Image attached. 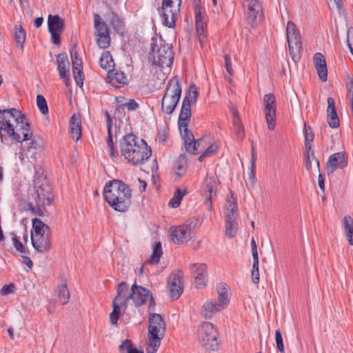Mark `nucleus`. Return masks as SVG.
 Masks as SVG:
<instances>
[{
	"label": "nucleus",
	"mask_w": 353,
	"mask_h": 353,
	"mask_svg": "<svg viewBox=\"0 0 353 353\" xmlns=\"http://www.w3.org/2000/svg\"><path fill=\"white\" fill-rule=\"evenodd\" d=\"M130 296L131 301L136 306L141 305L149 300L151 302L153 301L149 290L136 284H134L131 288Z\"/></svg>",
	"instance_id": "14"
},
{
	"label": "nucleus",
	"mask_w": 353,
	"mask_h": 353,
	"mask_svg": "<svg viewBox=\"0 0 353 353\" xmlns=\"http://www.w3.org/2000/svg\"><path fill=\"white\" fill-rule=\"evenodd\" d=\"M199 92L197 88L194 84H191L189 88L188 96H186L190 99V104L195 103L198 99Z\"/></svg>",
	"instance_id": "49"
},
{
	"label": "nucleus",
	"mask_w": 353,
	"mask_h": 353,
	"mask_svg": "<svg viewBox=\"0 0 353 353\" xmlns=\"http://www.w3.org/2000/svg\"><path fill=\"white\" fill-rule=\"evenodd\" d=\"M190 270L194 275L196 287L199 289L205 288L208 279L206 265L205 263H193L190 265Z\"/></svg>",
	"instance_id": "15"
},
{
	"label": "nucleus",
	"mask_w": 353,
	"mask_h": 353,
	"mask_svg": "<svg viewBox=\"0 0 353 353\" xmlns=\"http://www.w3.org/2000/svg\"><path fill=\"white\" fill-rule=\"evenodd\" d=\"M196 32L198 34V39L200 41L201 43L203 42V40L205 39V22H198L196 23Z\"/></svg>",
	"instance_id": "50"
},
{
	"label": "nucleus",
	"mask_w": 353,
	"mask_h": 353,
	"mask_svg": "<svg viewBox=\"0 0 353 353\" xmlns=\"http://www.w3.org/2000/svg\"><path fill=\"white\" fill-rule=\"evenodd\" d=\"M108 74L111 80H115L119 83L125 84L127 82V78L121 71L111 70Z\"/></svg>",
	"instance_id": "40"
},
{
	"label": "nucleus",
	"mask_w": 353,
	"mask_h": 353,
	"mask_svg": "<svg viewBox=\"0 0 353 353\" xmlns=\"http://www.w3.org/2000/svg\"><path fill=\"white\" fill-rule=\"evenodd\" d=\"M233 125L234 128L242 125L237 112H234L233 114Z\"/></svg>",
	"instance_id": "64"
},
{
	"label": "nucleus",
	"mask_w": 353,
	"mask_h": 353,
	"mask_svg": "<svg viewBox=\"0 0 353 353\" xmlns=\"http://www.w3.org/2000/svg\"><path fill=\"white\" fill-rule=\"evenodd\" d=\"M105 117H106V125H107V130H108V138L106 140L107 143V152L112 161H116L119 157V152L117 150L114 146L113 143V132H112V119L110 117V115L108 112H105Z\"/></svg>",
	"instance_id": "18"
},
{
	"label": "nucleus",
	"mask_w": 353,
	"mask_h": 353,
	"mask_svg": "<svg viewBox=\"0 0 353 353\" xmlns=\"http://www.w3.org/2000/svg\"><path fill=\"white\" fill-rule=\"evenodd\" d=\"M105 201L116 211L125 212L131 203V190L124 183L112 180L107 183L103 190Z\"/></svg>",
	"instance_id": "3"
},
{
	"label": "nucleus",
	"mask_w": 353,
	"mask_h": 353,
	"mask_svg": "<svg viewBox=\"0 0 353 353\" xmlns=\"http://www.w3.org/2000/svg\"><path fill=\"white\" fill-rule=\"evenodd\" d=\"M99 63L101 67L108 72L112 70L114 64L110 52L105 51L102 53Z\"/></svg>",
	"instance_id": "34"
},
{
	"label": "nucleus",
	"mask_w": 353,
	"mask_h": 353,
	"mask_svg": "<svg viewBox=\"0 0 353 353\" xmlns=\"http://www.w3.org/2000/svg\"><path fill=\"white\" fill-rule=\"evenodd\" d=\"M52 198L50 187L48 185L42 184L37 190L34 199L38 207L42 206L45 208L51 204Z\"/></svg>",
	"instance_id": "17"
},
{
	"label": "nucleus",
	"mask_w": 353,
	"mask_h": 353,
	"mask_svg": "<svg viewBox=\"0 0 353 353\" xmlns=\"http://www.w3.org/2000/svg\"><path fill=\"white\" fill-rule=\"evenodd\" d=\"M245 17L249 23L256 24L262 17V6L258 0H244L243 3Z\"/></svg>",
	"instance_id": "12"
},
{
	"label": "nucleus",
	"mask_w": 353,
	"mask_h": 353,
	"mask_svg": "<svg viewBox=\"0 0 353 353\" xmlns=\"http://www.w3.org/2000/svg\"><path fill=\"white\" fill-rule=\"evenodd\" d=\"M172 241L174 243H183L190 239V229L187 225H179L170 228Z\"/></svg>",
	"instance_id": "20"
},
{
	"label": "nucleus",
	"mask_w": 353,
	"mask_h": 353,
	"mask_svg": "<svg viewBox=\"0 0 353 353\" xmlns=\"http://www.w3.org/2000/svg\"><path fill=\"white\" fill-rule=\"evenodd\" d=\"M343 225L348 243L353 245V219L350 216H344Z\"/></svg>",
	"instance_id": "32"
},
{
	"label": "nucleus",
	"mask_w": 353,
	"mask_h": 353,
	"mask_svg": "<svg viewBox=\"0 0 353 353\" xmlns=\"http://www.w3.org/2000/svg\"><path fill=\"white\" fill-rule=\"evenodd\" d=\"M12 241L14 248L18 252L22 254L26 252V248L23 243L20 241V237L14 234L13 236L12 237Z\"/></svg>",
	"instance_id": "51"
},
{
	"label": "nucleus",
	"mask_w": 353,
	"mask_h": 353,
	"mask_svg": "<svg viewBox=\"0 0 353 353\" xmlns=\"http://www.w3.org/2000/svg\"><path fill=\"white\" fill-rule=\"evenodd\" d=\"M237 211L236 199L232 194L231 197L227 201L226 205V219H236Z\"/></svg>",
	"instance_id": "33"
},
{
	"label": "nucleus",
	"mask_w": 353,
	"mask_h": 353,
	"mask_svg": "<svg viewBox=\"0 0 353 353\" xmlns=\"http://www.w3.org/2000/svg\"><path fill=\"white\" fill-rule=\"evenodd\" d=\"M286 35L290 54L292 59L296 61L299 59L302 44L299 31L292 21H288L287 23Z\"/></svg>",
	"instance_id": "7"
},
{
	"label": "nucleus",
	"mask_w": 353,
	"mask_h": 353,
	"mask_svg": "<svg viewBox=\"0 0 353 353\" xmlns=\"http://www.w3.org/2000/svg\"><path fill=\"white\" fill-rule=\"evenodd\" d=\"M121 108H126L128 110H134L138 108V104L134 100H131L123 104Z\"/></svg>",
	"instance_id": "58"
},
{
	"label": "nucleus",
	"mask_w": 353,
	"mask_h": 353,
	"mask_svg": "<svg viewBox=\"0 0 353 353\" xmlns=\"http://www.w3.org/2000/svg\"><path fill=\"white\" fill-rule=\"evenodd\" d=\"M168 286L183 285V273L180 270L174 271L168 279Z\"/></svg>",
	"instance_id": "36"
},
{
	"label": "nucleus",
	"mask_w": 353,
	"mask_h": 353,
	"mask_svg": "<svg viewBox=\"0 0 353 353\" xmlns=\"http://www.w3.org/2000/svg\"><path fill=\"white\" fill-rule=\"evenodd\" d=\"M72 70H77L78 68H83L82 61L79 57H75L72 60Z\"/></svg>",
	"instance_id": "59"
},
{
	"label": "nucleus",
	"mask_w": 353,
	"mask_h": 353,
	"mask_svg": "<svg viewBox=\"0 0 353 353\" xmlns=\"http://www.w3.org/2000/svg\"><path fill=\"white\" fill-rule=\"evenodd\" d=\"M148 322L146 353H156L165 335V323L163 317L156 313L150 315Z\"/></svg>",
	"instance_id": "4"
},
{
	"label": "nucleus",
	"mask_w": 353,
	"mask_h": 353,
	"mask_svg": "<svg viewBox=\"0 0 353 353\" xmlns=\"http://www.w3.org/2000/svg\"><path fill=\"white\" fill-rule=\"evenodd\" d=\"M180 133L181 137H183L186 151L190 154H195V152L197 150L198 147L199 146L201 140L198 139L197 141H196L193 134L192 137H190V139H188L185 136L187 135L185 132L182 131V132Z\"/></svg>",
	"instance_id": "30"
},
{
	"label": "nucleus",
	"mask_w": 353,
	"mask_h": 353,
	"mask_svg": "<svg viewBox=\"0 0 353 353\" xmlns=\"http://www.w3.org/2000/svg\"><path fill=\"white\" fill-rule=\"evenodd\" d=\"M275 340L278 350L281 352H283L284 351V346L283 343L282 335L279 330H276L275 332Z\"/></svg>",
	"instance_id": "53"
},
{
	"label": "nucleus",
	"mask_w": 353,
	"mask_h": 353,
	"mask_svg": "<svg viewBox=\"0 0 353 353\" xmlns=\"http://www.w3.org/2000/svg\"><path fill=\"white\" fill-rule=\"evenodd\" d=\"M94 26L98 46L102 49L108 48L110 44L109 28L101 16L97 13L94 14Z\"/></svg>",
	"instance_id": "10"
},
{
	"label": "nucleus",
	"mask_w": 353,
	"mask_h": 353,
	"mask_svg": "<svg viewBox=\"0 0 353 353\" xmlns=\"http://www.w3.org/2000/svg\"><path fill=\"white\" fill-rule=\"evenodd\" d=\"M26 34L24 29L20 26H15L14 39L17 44L23 48L26 40Z\"/></svg>",
	"instance_id": "39"
},
{
	"label": "nucleus",
	"mask_w": 353,
	"mask_h": 353,
	"mask_svg": "<svg viewBox=\"0 0 353 353\" xmlns=\"http://www.w3.org/2000/svg\"><path fill=\"white\" fill-rule=\"evenodd\" d=\"M131 301L130 290L126 283H121L117 287V295L113 301L114 305H126Z\"/></svg>",
	"instance_id": "21"
},
{
	"label": "nucleus",
	"mask_w": 353,
	"mask_h": 353,
	"mask_svg": "<svg viewBox=\"0 0 353 353\" xmlns=\"http://www.w3.org/2000/svg\"><path fill=\"white\" fill-rule=\"evenodd\" d=\"M181 87L177 76L170 79L168 83L161 101V110L171 114L175 110L181 95Z\"/></svg>",
	"instance_id": "5"
},
{
	"label": "nucleus",
	"mask_w": 353,
	"mask_h": 353,
	"mask_svg": "<svg viewBox=\"0 0 353 353\" xmlns=\"http://www.w3.org/2000/svg\"><path fill=\"white\" fill-rule=\"evenodd\" d=\"M59 290V296L58 299L59 302L61 305L66 304L70 299V292L68 289L66 284H61L58 288Z\"/></svg>",
	"instance_id": "38"
},
{
	"label": "nucleus",
	"mask_w": 353,
	"mask_h": 353,
	"mask_svg": "<svg viewBox=\"0 0 353 353\" xmlns=\"http://www.w3.org/2000/svg\"><path fill=\"white\" fill-rule=\"evenodd\" d=\"M61 32H50L52 41L54 44H59L60 42L59 34Z\"/></svg>",
	"instance_id": "61"
},
{
	"label": "nucleus",
	"mask_w": 353,
	"mask_h": 353,
	"mask_svg": "<svg viewBox=\"0 0 353 353\" xmlns=\"http://www.w3.org/2000/svg\"><path fill=\"white\" fill-rule=\"evenodd\" d=\"M162 254L161 244L160 242L157 243L153 247L152 254L146 263L150 264H157L159 263Z\"/></svg>",
	"instance_id": "37"
},
{
	"label": "nucleus",
	"mask_w": 353,
	"mask_h": 353,
	"mask_svg": "<svg viewBox=\"0 0 353 353\" xmlns=\"http://www.w3.org/2000/svg\"><path fill=\"white\" fill-rule=\"evenodd\" d=\"M216 292L218 294L216 303L223 310L228 307L230 301L228 285L223 283H219L216 287Z\"/></svg>",
	"instance_id": "22"
},
{
	"label": "nucleus",
	"mask_w": 353,
	"mask_h": 353,
	"mask_svg": "<svg viewBox=\"0 0 353 353\" xmlns=\"http://www.w3.org/2000/svg\"><path fill=\"white\" fill-rule=\"evenodd\" d=\"M347 44H348V47L350 48L351 54L353 56V30H352L350 28L348 29L347 32Z\"/></svg>",
	"instance_id": "57"
},
{
	"label": "nucleus",
	"mask_w": 353,
	"mask_h": 353,
	"mask_svg": "<svg viewBox=\"0 0 353 353\" xmlns=\"http://www.w3.org/2000/svg\"><path fill=\"white\" fill-rule=\"evenodd\" d=\"M121 305L113 304V311L110 314V320L112 325H117L119 319Z\"/></svg>",
	"instance_id": "47"
},
{
	"label": "nucleus",
	"mask_w": 353,
	"mask_h": 353,
	"mask_svg": "<svg viewBox=\"0 0 353 353\" xmlns=\"http://www.w3.org/2000/svg\"><path fill=\"white\" fill-rule=\"evenodd\" d=\"M304 136L305 148L307 150H310L312 147V142L313 141L314 139V134L311 130V128L310 127H307L305 125Z\"/></svg>",
	"instance_id": "41"
},
{
	"label": "nucleus",
	"mask_w": 353,
	"mask_h": 353,
	"mask_svg": "<svg viewBox=\"0 0 353 353\" xmlns=\"http://www.w3.org/2000/svg\"><path fill=\"white\" fill-rule=\"evenodd\" d=\"M183 285L169 286L170 296L172 299H177L183 292Z\"/></svg>",
	"instance_id": "48"
},
{
	"label": "nucleus",
	"mask_w": 353,
	"mask_h": 353,
	"mask_svg": "<svg viewBox=\"0 0 353 353\" xmlns=\"http://www.w3.org/2000/svg\"><path fill=\"white\" fill-rule=\"evenodd\" d=\"M41 152V145L37 140H32L30 145L28 146L26 152V156L28 159H32L33 161H36L39 157Z\"/></svg>",
	"instance_id": "31"
},
{
	"label": "nucleus",
	"mask_w": 353,
	"mask_h": 353,
	"mask_svg": "<svg viewBox=\"0 0 353 353\" xmlns=\"http://www.w3.org/2000/svg\"><path fill=\"white\" fill-rule=\"evenodd\" d=\"M218 335L216 329L211 323L204 322L199 327V343L206 352H214L218 350Z\"/></svg>",
	"instance_id": "6"
},
{
	"label": "nucleus",
	"mask_w": 353,
	"mask_h": 353,
	"mask_svg": "<svg viewBox=\"0 0 353 353\" xmlns=\"http://www.w3.org/2000/svg\"><path fill=\"white\" fill-rule=\"evenodd\" d=\"M263 103L268 129L273 130L276 119V97L272 93L266 94L263 96Z\"/></svg>",
	"instance_id": "11"
},
{
	"label": "nucleus",
	"mask_w": 353,
	"mask_h": 353,
	"mask_svg": "<svg viewBox=\"0 0 353 353\" xmlns=\"http://www.w3.org/2000/svg\"><path fill=\"white\" fill-rule=\"evenodd\" d=\"M186 163V156L185 154L179 155L174 164L175 168L177 170V172H176V174H181L180 172L183 170Z\"/></svg>",
	"instance_id": "44"
},
{
	"label": "nucleus",
	"mask_w": 353,
	"mask_h": 353,
	"mask_svg": "<svg viewBox=\"0 0 353 353\" xmlns=\"http://www.w3.org/2000/svg\"><path fill=\"white\" fill-rule=\"evenodd\" d=\"M319 79L322 81H326L327 79V70L326 64L315 68Z\"/></svg>",
	"instance_id": "52"
},
{
	"label": "nucleus",
	"mask_w": 353,
	"mask_h": 353,
	"mask_svg": "<svg viewBox=\"0 0 353 353\" xmlns=\"http://www.w3.org/2000/svg\"><path fill=\"white\" fill-rule=\"evenodd\" d=\"M43 235H50L48 225L37 218L32 219V229L31 230V239Z\"/></svg>",
	"instance_id": "24"
},
{
	"label": "nucleus",
	"mask_w": 353,
	"mask_h": 353,
	"mask_svg": "<svg viewBox=\"0 0 353 353\" xmlns=\"http://www.w3.org/2000/svg\"><path fill=\"white\" fill-rule=\"evenodd\" d=\"M222 308L219 307V305L214 302L212 300H207L202 306L201 314L206 319H211L214 314L219 311H221Z\"/></svg>",
	"instance_id": "28"
},
{
	"label": "nucleus",
	"mask_w": 353,
	"mask_h": 353,
	"mask_svg": "<svg viewBox=\"0 0 353 353\" xmlns=\"http://www.w3.org/2000/svg\"><path fill=\"white\" fill-rule=\"evenodd\" d=\"M69 130L73 140L77 141L80 139L81 137V122L78 116L74 114L70 118Z\"/></svg>",
	"instance_id": "25"
},
{
	"label": "nucleus",
	"mask_w": 353,
	"mask_h": 353,
	"mask_svg": "<svg viewBox=\"0 0 353 353\" xmlns=\"http://www.w3.org/2000/svg\"><path fill=\"white\" fill-rule=\"evenodd\" d=\"M225 59V68L226 69V71L230 76H232L233 74V70L232 68V63H231V58L230 55L225 54L224 57Z\"/></svg>",
	"instance_id": "56"
},
{
	"label": "nucleus",
	"mask_w": 353,
	"mask_h": 353,
	"mask_svg": "<svg viewBox=\"0 0 353 353\" xmlns=\"http://www.w3.org/2000/svg\"><path fill=\"white\" fill-rule=\"evenodd\" d=\"M152 64L161 69H168L172 64L174 56L172 49L169 46L161 45L152 50Z\"/></svg>",
	"instance_id": "9"
},
{
	"label": "nucleus",
	"mask_w": 353,
	"mask_h": 353,
	"mask_svg": "<svg viewBox=\"0 0 353 353\" xmlns=\"http://www.w3.org/2000/svg\"><path fill=\"white\" fill-rule=\"evenodd\" d=\"M185 192H181L180 190L178 189L175 192L173 198L170 201L169 205L174 208H177L180 205L181 201L183 196L185 195Z\"/></svg>",
	"instance_id": "42"
},
{
	"label": "nucleus",
	"mask_w": 353,
	"mask_h": 353,
	"mask_svg": "<svg viewBox=\"0 0 353 353\" xmlns=\"http://www.w3.org/2000/svg\"><path fill=\"white\" fill-rule=\"evenodd\" d=\"M225 228V235L229 238L234 237L239 229L236 219H226Z\"/></svg>",
	"instance_id": "35"
},
{
	"label": "nucleus",
	"mask_w": 353,
	"mask_h": 353,
	"mask_svg": "<svg viewBox=\"0 0 353 353\" xmlns=\"http://www.w3.org/2000/svg\"><path fill=\"white\" fill-rule=\"evenodd\" d=\"M132 349V343L130 340L126 339L119 346V350L121 353H128Z\"/></svg>",
	"instance_id": "54"
},
{
	"label": "nucleus",
	"mask_w": 353,
	"mask_h": 353,
	"mask_svg": "<svg viewBox=\"0 0 353 353\" xmlns=\"http://www.w3.org/2000/svg\"><path fill=\"white\" fill-rule=\"evenodd\" d=\"M315 68L326 64L325 58L321 53H316L313 58Z\"/></svg>",
	"instance_id": "55"
},
{
	"label": "nucleus",
	"mask_w": 353,
	"mask_h": 353,
	"mask_svg": "<svg viewBox=\"0 0 353 353\" xmlns=\"http://www.w3.org/2000/svg\"><path fill=\"white\" fill-rule=\"evenodd\" d=\"M327 115L330 127L332 128H337L339 125V119L336 114L334 99L331 97L327 99Z\"/></svg>",
	"instance_id": "23"
},
{
	"label": "nucleus",
	"mask_w": 353,
	"mask_h": 353,
	"mask_svg": "<svg viewBox=\"0 0 353 353\" xmlns=\"http://www.w3.org/2000/svg\"><path fill=\"white\" fill-rule=\"evenodd\" d=\"M191 117V105L190 99L187 97L183 100L181 112L179 114L178 125L180 132L182 131L185 132L187 135H185L188 139L192 137V132L188 130V125Z\"/></svg>",
	"instance_id": "13"
},
{
	"label": "nucleus",
	"mask_w": 353,
	"mask_h": 353,
	"mask_svg": "<svg viewBox=\"0 0 353 353\" xmlns=\"http://www.w3.org/2000/svg\"><path fill=\"white\" fill-rule=\"evenodd\" d=\"M3 131L18 142L30 140L32 137L25 115L15 108L0 110L1 136Z\"/></svg>",
	"instance_id": "1"
},
{
	"label": "nucleus",
	"mask_w": 353,
	"mask_h": 353,
	"mask_svg": "<svg viewBox=\"0 0 353 353\" xmlns=\"http://www.w3.org/2000/svg\"><path fill=\"white\" fill-rule=\"evenodd\" d=\"M121 155L132 165L144 163L151 156V149L142 139L128 134L120 140Z\"/></svg>",
	"instance_id": "2"
},
{
	"label": "nucleus",
	"mask_w": 353,
	"mask_h": 353,
	"mask_svg": "<svg viewBox=\"0 0 353 353\" xmlns=\"http://www.w3.org/2000/svg\"><path fill=\"white\" fill-rule=\"evenodd\" d=\"M219 181L215 176H207L202 183V192L205 200H211L216 196Z\"/></svg>",
	"instance_id": "16"
},
{
	"label": "nucleus",
	"mask_w": 353,
	"mask_h": 353,
	"mask_svg": "<svg viewBox=\"0 0 353 353\" xmlns=\"http://www.w3.org/2000/svg\"><path fill=\"white\" fill-rule=\"evenodd\" d=\"M48 25L49 32H62L63 29V21L58 15L48 16Z\"/></svg>",
	"instance_id": "29"
},
{
	"label": "nucleus",
	"mask_w": 353,
	"mask_h": 353,
	"mask_svg": "<svg viewBox=\"0 0 353 353\" xmlns=\"http://www.w3.org/2000/svg\"><path fill=\"white\" fill-rule=\"evenodd\" d=\"M138 184H137V186L139 188L140 192H144L145 190L147 183L144 180L139 178L137 179Z\"/></svg>",
	"instance_id": "62"
},
{
	"label": "nucleus",
	"mask_w": 353,
	"mask_h": 353,
	"mask_svg": "<svg viewBox=\"0 0 353 353\" xmlns=\"http://www.w3.org/2000/svg\"><path fill=\"white\" fill-rule=\"evenodd\" d=\"M181 0H163V23L168 28L175 26L176 18L180 12Z\"/></svg>",
	"instance_id": "8"
},
{
	"label": "nucleus",
	"mask_w": 353,
	"mask_h": 353,
	"mask_svg": "<svg viewBox=\"0 0 353 353\" xmlns=\"http://www.w3.org/2000/svg\"><path fill=\"white\" fill-rule=\"evenodd\" d=\"M217 150L216 145H211L205 150L204 154L206 157L214 155Z\"/></svg>",
	"instance_id": "60"
},
{
	"label": "nucleus",
	"mask_w": 353,
	"mask_h": 353,
	"mask_svg": "<svg viewBox=\"0 0 353 353\" xmlns=\"http://www.w3.org/2000/svg\"><path fill=\"white\" fill-rule=\"evenodd\" d=\"M13 288H14L13 285H4L2 288L1 292L2 294H4V295L8 294L12 292Z\"/></svg>",
	"instance_id": "63"
},
{
	"label": "nucleus",
	"mask_w": 353,
	"mask_h": 353,
	"mask_svg": "<svg viewBox=\"0 0 353 353\" xmlns=\"http://www.w3.org/2000/svg\"><path fill=\"white\" fill-rule=\"evenodd\" d=\"M57 68L61 79H65L70 74V63L66 53H61L57 57Z\"/></svg>",
	"instance_id": "27"
},
{
	"label": "nucleus",
	"mask_w": 353,
	"mask_h": 353,
	"mask_svg": "<svg viewBox=\"0 0 353 353\" xmlns=\"http://www.w3.org/2000/svg\"><path fill=\"white\" fill-rule=\"evenodd\" d=\"M347 165V161L345 154L342 152H337L332 154L329 157L327 165V172L328 174L334 173L338 168H343Z\"/></svg>",
	"instance_id": "19"
},
{
	"label": "nucleus",
	"mask_w": 353,
	"mask_h": 353,
	"mask_svg": "<svg viewBox=\"0 0 353 353\" xmlns=\"http://www.w3.org/2000/svg\"><path fill=\"white\" fill-rule=\"evenodd\" d=\"M33 248L39 252H45L50 250V235H43L37 238L31 239Z\"/></svg>",
	"instance_id": "26"
},
{
	"label": "nucleus",
	"mask_w": 353,
	"mask_h": 353,
	"mask_svg": "<svg viewBox=\"0 0 353 353\" xmlns=\"http://www.w3.org/2000/svg\"><path fill=\"white\" fill-rule=\"evenodd\" d=\"M37 106H38L40 112L42 114H46L48 112V108L46 100L42 95H40V94L37 95Z\"/></svg>",
	"instance_id": "43"
},
{
	"label": "nucleus",
	"mask_w": 353,
	"mask_h": 353,
	"mask_svg": "<svg viewBox=\"0 0 353 353\" xmlns=\"http://www.w3.org/2000/svg\"><path fill=\"white\" fill-rule=\"evenodd\" d=\"M313 165H316L318 170L319 171V163L316 159H315L313 153L310 156L309 152H307L306 161H305V166L307 170H310Z\"/></svg>",
	"instance_id": "45"
},
{
	"label": "nucleus",
	"mask_w": 353,
	"mask_h": 353,
	"mask_svg": "<svg viewBox=\"0 0 353 353\" xmlns=\"http://www.w3.org/2000/svg\"><path fill=\"white\" fill-rule=\"evenodd\" d=\"M74 79L76 81V83L79 87L83 86V68H78L77 70H72Z\"/></svg>",
	"instance_id": "46"
}]
</instances>
